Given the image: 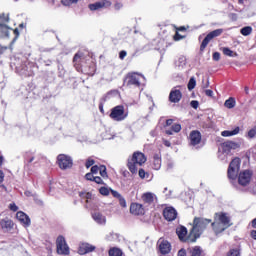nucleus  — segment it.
I'll return each instance as SVG.
<instances>
[{
  "label": "nucleus",
  "instance_id": "55",
  "mask_svg": "<svg viewBox=\"0 0 256 256\" xmlns=\"http://www.w3.org/2000/svg\"><path fill=\"white\" fill-rule=\"evenodd\" d=\"M205 95H207V97H213V92L212 90H205Z\"/></svg>",
  "mask_w": 256,
  "mask_h": 256
},
{
  "label": "nucleus",
  "instance_id": "36",
  "mask_svg": "<svg viewBox=\"0 0 256 256\" xmlns=\"http://www.w3.org/2000/svg\"><path fill=\"white\" fill-rule=\"evenodd\" d=\"M228 256H241V253L238 249H231L228 253Z\"/></svg>",
  "mask_w": 256,
  "mask_h": 256
},
{
  "label": "nucleus",
  "instance_id": "30",
  "mask_svg": "<svg viewBox=\"0 0 256 256\" xmlns=\"http://www.w3.org/2000/svg\"><path fill=\"white\" fill-rule=\"evenodd\" d=\"M185 65H187V58H185L184 56H181L178 59V61H176V66L183 69V67H185Z\"/></svg>",
  "mask_w": 256,
  "mask_h": 256
},
{
  "label": "nucleus",
  "instance_id": "7",
  "mask_svg": "<svg viewBox=\"0 0 256 256\" xmlns=\"http://www.w3.org/2000/svg\"><path fill=\"white\" fill-rule=\"evenodd\" d=\"M239 169H241V159L234 158L228 167V177L234 181L237 179V175H239Z\"/></svg>",
  "mask_w": 256,
  "mask_h": 256
},
{
  "label": "nucleus",
  "instance_id": "46",
  "mask_svg": "<svg viewBox=\"0 0 256 256\" xmlns=\"http://www.w3.org/2000/svg\"><path fill=\"white\" fill-rule=\"evenodd\" d=\"M85 178L87 181H94L95 176H93L92 172H90L85 175Z\"/></svg>",
  "mask_w": 256,
  "mask_h": 256
},
{
  "label": "nucleus",
  "instance_id": "8",
  "mask_svg": "<svg viewBox=\"0 0 256 256\" xmlns=\"http://www.w3.org/2000/svg\"><path fill=\"white\" fill-rule=\"evenodd\" d=\"M58 167L63 171L73 167V158L69 155L60 154L57 156Z\"/></svg>",
  "mask_w": 256,
  "mask_h": 256
},
{
  "label": "nucleus",
  "instance_id": "51",
  "mask_svg": "<svg viewBox=\"0 0 256 256\" xmlns=\"http://www.w3.org/2000/svg\"><path fill=\"white\" fill-rule=\"evenodd\" d=\"M61 3L65 7H70L72 5L70 0H61Z\"/></svg>",
  "mask_w": 256,
  "mask_h": 256
},
{
  "label": "nucleus",
  "instance_id": "31",
  "mask_svg": "<svg viewBox=\"0 0 256 256\" xmlns=\"http://www.w3.org/2000/svg\"><path fill=\"white\" fill-rule=\"evenodd\" d=\"M223 53L224 55H226L227 57H237V53L233 52L231 49L229 48H223Z\"/></svg>",
  "mask_w": 256,
  "mask_h": 256
},
{
  "label": "nucleus",
  "instance_id": "13",
  "mask_svg": "<svg viewBox=\"0 0 256 256\" xmlns=\"http://www.w3.org/2000/svg\"><path fill=\"white\" fill-rule=\"evenodd\" d=\"M158 246H159V251L162 255H167L171 253V243H169V241L163 240L162 238H160L158 240Z\"/></svg>",
  "mask_w": 256,
  "mask_h": 256
},
{
  "label": "nucleus",
  "instance_id": "37",
  "mask_svg": "<svg viewBox=\"0 0 256 256\" xmlns=\"http://www.w3.org/2000/svg\"><path fill=\"white\" fill-rule=\"evenodd\" d=\"M171 129L174 133H179L181 131V124H173Z\"/></svg>",
  "mask_w": 256,
  "mask_h": 256
},
{
  "label": "nucleus",
  "instance_id": "18",
  "mask_svg": "<svg viewBox=\"0 0 256 256\" xmlns=\"http://www.w3.org/2000/svg\"><path fill=\"white\" fill-rule=\"evenodd\" d=\"M176 233L180 239V241L193 243L191 240H189V236H187V228L185 226H180L176 229Z\"/></svg>",
  "mask_w": 256,
  "mask_h": 256
},
{
  "label": "nucleus",
  "instance_id": "24",
  "mask_svg": "<svg viewBox=\"0 0 256 256\" xmlns=\"http://www.w3.org/2000/svg\"><path fill=\"white\" fill-rule=\"evenodd\" d=\"M239 131H241V128H239V126H237L233 130H224V131H222L221 135H222V137H233L235 135H239Z\"/></svg>",
  "mask_w": 256,
  "mask_h": 256
},
{
  "label": "nucleus",
  "instance_id": "33",
  "mask_svg": "<svg viewBox=\"0 0 256 256\" xmlns=\"http://www.w3.org/2000/svg\"><path fill=\"white\" fill-rule=\"evenodd\" d=\"M248 139H255L256 137V126H254L252 129H250L247 133Z\"/></svg>",
  "mask_w": 256,
  "mask_h": 256
},
{
  "label": "nucleus",
  "instance_id": "45",
  "mask_svg": "<svg viewBox=\"0 0 256 256\" xmlns=\"http://www.w3.org/2000/svg\"><path fill=\"white\" fill-rule=\"evenodd\" d=\"M81 57H83V53H81V52L76 53L74 56V62L77 63V61H79V59H81Z\"/></svg>",
  "mask_w": 256,
  "mask_h": 256
},
{
  "label": "nucleus",
  "instance_id": "54",
  "mask_svg": "<svg viewBox=\"0 0 256 256\" xmlns=\"http://www.w3.org/2000/svg\"><path fill=\"white\" fill-rule=\"evenodd\" d=\"M178 256H187V251L185 249H181L178 251Z\"/></svg>",
  "mask_w": 256,
  "mask_h": 256
},
{
  "label": "nucleus",
  "instance_id": "3",
  "mask_svg": "<svg viewBox=\"0 0 256 256\" xmlns=\"http://www.w3.org/2000/svg\"><path fill=\"white\" fill-rule=\"evenodd\" d=\"M147 163V157L142 152H134L132 157L128 159V169L133 174L137 173L139 167H143Z\"/></svg>",
  "mask_w": 256,
  "mask_h": 256
},
{
  "label": "nucleus",
  "instance_id": "19",
  "mask_svg": "<svg viewBox=\"0 0 256 256\" xmlns=\"http://www.w3.org/2000/svg\"><path fill=\"white\" fill-rule=\"evenodd\" d=\"M130 213L132 215H145V208H143L142 204L132 203L130 205Z\"/></svg>",
  "mask_w": 256,
  "mask_h": 256
},
{
  "label": "nucleus",
  "instance_id": "6",
  "mask_svg": "<svg viewBox=\"0 0 256 256\" xmlns=\"http://www.w3.org/2000/svg\"><path fill=\"white\" fill-rule=\"evenodd\" d=\"M129 116V113L125 111V106L118 105L111 109V113L109 115L110 119L113 121H125L126 117Z\"/></svg>",
  "mask_w": 256,
  "mask_h": 256
},
{
  "label": "nucleus",
  "instance_id": "40",
  "mask_svg": "<svg viewBox=\"0 0 256 256\" xmlns=\"http://www.w3.org/2000/svg\"><path fill=\"white\" fill-rule=\"evenodd\" d=\"M118 201L121 207H127V201H125V198H123V196L118 198Z\"/></svg>",
  "mask_w": 256,
  "mask_h": 256
},
{
  "label": "nucleus",
  "instance_id": "50",
  "mask_svg": "<svg viewBox=\"0 0 256 256\" xmlns=\"http://www.w3.org/2000/svg\"><path fill=\"white\" fill-rule=\"evenodd\" d=\"M111 194L113 195V197H115L116 199H119L121 196V194L115 190H111Z\"/></svg>",
  "mask_w": 256,
  "mask_h": 256
},
{
  "label": "nucleus",
  "instance_id": "23",
  "mask_svg": "<svg viewBox=\"0 0 256 256\" xmlns=\"http://www.w3.org/2000/svg\"><path fill=\"white\" fill-rule=\"evenodd\" d=\"M92 219H94V221L96 223H98L99 225H105L106 223V218L105 216H103L101 213L99 212H94L92 213Z\"/></svg>",
  "mask_w": 256,
  "mask_h": 256
},
{
  "label": "nucleus",
  "instance_id": "9",
  "mask_svg": "<svg viewBox=\"0 0 256 256\" xmlns=\"http://www.w3.org/2000/svg\"><path fill=\"white\" fill-rule=\"evenodd\" d=\"M222 33H223V29H216V30L208 33L200 45V51H205V49L209 45V42L212 39H215V37H219L220 35H222Z\"/></svg>",
  "mask_w": 256,
  "mask_h": 256
},
{
  "label": "nucleus",
  "instance_id": "22",
  "mask_svg": "<svg viewBox=\"0 0 256 256\" xmlns=\"http://www.w3.org/2000/svg\"><path fill=\"white\" fill-rule=\"evenodd\" d=\"M13 220L9 218H4L0 221L1 229H3L5 232L11 231L13 229Z\"/></svg>",
  "mask_w": 256,
  "mask_h": 256
},
{
  "label": "nucleus",
  "instance_id": "28",
  "mask_svg": "<svg viewBox=\"0 0 256 256\" xmlns=\"http://www.w3.org/2000/svg\"><path fill=\"white\" fill-rule=\"evenodd\" d=\"M108 253H109V256H123V251L115 247L111 248Z\"/></svg>",
  "mask_w": 256,
  "mask_h": 256
},
{
  "label": "nucleus",
  "instance_id": "60",
  "mask_svg": "<svg viewBox=\"0 0 256 256\" xmlns=\"http://www.w3.org/2000/svg\"><path fill=\"white\" fill-rule=\"evenodd\" d=\"M3 179H5V174H3L2 171H0V183H3Z\"/></svg>",
  "mask_w": 256,
  "mask_h": 256
},
{
  "label": "nucleus",
  "instance_id": "12",
  "mask_svg": "<svg viewBox=\"0 0 256 256\" xmlns=\"http://www.w3.org/2000/svg\"><path fill=\"white\" fill-rule=\"evenodd\" d=\"M111 1L103 0L89 5L90 11H99V9H109Z\"/></svg>",
  "mask_w": 256,
  "mask_h": 256
},
{
  "label": "nucleus",
  "instance_id": "47",
  "mask_svg": "<svg viewBox=\"0 0 256 256\" xmlns=\"http://www.w3.org/2000/svg\"><path fill=\"white\" fill-rule=\"evenodd\" d=\"M3 21H9V17H5V14H0V25H3Z\"/></svg>",
  "mask_w": 256,
  "mask_h": 256
},
{
  "label": "nucleus",
  "instance_id": "35",
  "mask_svg": "<svg viewBox=\"0 0 256 256\" xmlns=\"http://www.w3.org/2000/svg\"><path fill=\"white\" fill-rule=\"evenodd\" d=\"M93 165H95V160H93V158H88L85 164L86 169L93 167Z\"/></svg>",
  "mask_w": 256,
  "mask_h": 256
},
{
  "label": "nucleus",
  "instance_id": "56",
  "mask_svg": "<svg viewBox=\"0 0 256 256\" xmlns=\"http://www.w3.org/2000/svg\"><path fill=\"white\" fill-rule=\"evenodd\" d=\"M121 7H123V4H121V3H116L114 5V9H116V11H119V9H121Z\"/></svg>",
  "mask_w": 256,
  "mask_h": 256
},
{
  "label": "nucleus",
  "instance_id": "34",
  "mask_svg": "<svg viewBox=\"0 0 256 256\" xmlns=\"http://www.w3.org/2000/svg\"><path fill=\"white\" fill-rule=\"evenodd\" d=\"M99 173L101 175V177H103L104 179L107 177V167L105 166H100V170Z\"/></svg>",
  "mask_w": 256,
  "mask_h": 256
},
{
  "label": "nucleus",
  "instance_id": "41",
  "mask_svg": "<svg viewBox=\"0 0 256 256\" xmlns=\"http://www.w3.org/2000/svg\"><path fill=\"white\" fill-rule=\"evenodd\" d=\"M9 209H10V211H14V212L19 211V207L17 206L16 203H11L9 205Z\"/></svg>",
  "mask_w": 256,
  "mask_h": 256
},
{
  "label": "nucleus",
  "instance_id": "2",
  "mask_svg": "<svg viewBox=\"0 0 256 256\" xmlns=\"http://www.w3.org/2000/svg\"><path fill=\"white\" fill-rule=\"evenodd\" d=\"M212 227L216 234L223 233L225 229H229V227H231V218H229L225 213H216Z\"/></svg>",
  "mask_w": 256,
  "mask_h": 256
},
{
  "label": "nucleus",
  "instance_id": "20",
  "mask_svg": "<svg viewBox=\"0 0 256 256\" xmlns=\"http://www.w3.org/2000/svg\"><path fill=\"white\" fill-rule=\"evenodd\" d=\"M183 97V94L178 89L171 90L169 94V101L171 103H179L181 101V98Z\"/></svg>",
  "mask_w": 256,
  "mask_h": 256
},
{
  "label": "nucleus",
  "instance_id": "39",
  "mask_svg": "<svg viewBox=\"0 0 256 256\" xmlns=\"http://www.w3.org/2000/svg\"><path fill=\"white\" fill-rule=\"evenodd\" d=\"M99 193H100L101 195L107 196V195H109V188H107V187H101V188L99 189Z\"/></svg>",
  "mask_w": 256,
  "mask_h": 256
},
{
  "label": "nucleus",
  "instance_id": "43",
  "mask_svg": "<svg viewBox=\"0 0 256 256\" xmlns=\"http://www.w3.org/2000/svg\"><path fill=\"white\" fill-rule=\"evenodd\" d=\"M212 59H213L214 61H219V59H221V53H219V52H214V53H213V56H212Z\"/></svg>",
  "mask_w": 256,
  "mask_h": 256
},
{
  "label": "nucleus",
  "instance_id": "59",
  "mask_svg": "<svg viewBox=\"0 0 256 256\" xmlns=\"http://www.w3.org/2000/svg\"><path fill=\"white\" fill-rule=\"evenodd\" d=\"M163 143L165 147H171V142H169V140H164Z\"/></svg>",
  "mask_w": 256,
  "mask_h": 256
},
{
  "label": "nucleus",
  "instance_id": "5",
  "mask_svg": "<svg viewBox=\"0 0 256 256\" xmlns=\"http://www.w3.org/2000/svg\"><path fill=\"white\" fill-rule=\"evenodd\" d=\"M142 79H145V76L136 72H132L126 75L124 83L127 87H141Z\"/></svg>",
  "mask_w": 256,
  "mask_h": 256
},
{
  "label": "nucleus",
  "instance_id": "52",
  "mask_svg": "<svg viewBox=\"0 0 256 256\" xmlns=\"http://www.w3.org/2000/svg\"><path fill=\"white\" fill-rule=\"evenodd\" d=\"M119 57L120 59H125V57H127V52L125 50L120 51Z\"/></svg>",
  "mask_w": 256,
  "mask_h": 256
},
{
  "label": "nucleus",
  "instance_id": "38",
  "mask_svg": "<svg viewBox=\"0 0 256 256\" xmlns=\"http://www.w3.org/2000/svg\"><path fill=\"white\" fill-rule=\"evenodd\" d=\"M30 153H26V155L24 156L25 161H28V163H33V161H35V156H30Z\"/></svg>",
  "mask_w": 256,
  "mask_h": 256
},
{
  "label": "nucleus",
  "instance_id": "32",
  "mask_svg": "<svg viewBox=\"0 0 256 256\" xmlns=\"http://www.w3.org/2000/svg\"><path fill=\"white\" fill-rule=\"evenodd\" d=\"M197 85V81L195 80V77H191L188 82V90L193 91V88Z\"/></svg>",
  "mask_w": 256,
  "mask_h": 256
},
{
  "label": "nucleus",
  "instance_id": "48",
  "mask_svg": "<svg viewBox=\"0 0 256 256\" xmlns=\"http://www.w3.org/2000/svg\"><path fill=\"white\" fill-rule=\"evenodd\" d=\"M146 175H149V174H146L145 170H143V169L139 170L140 179H145Z\"/></svg>",
  "mask_w": 256,
  "mask_h": 256
},
{
  "label": "nucleus",
  "instance_id": "27",
  "mask_svg": "<svg viewBox=\"0 0 256 256\" xmlns=\"http://www.w3.org/2000/svg\"><path fill=\"white\" fill-rule=\"evenodd\" d=\"M240 33H241V35H244V37H247V36L251 35V33H253V28L251 26L243 27L240 30Z\"/></svg>",
  "mask_w": 256,
  "mask_h": 256
},
{
  "label": "nucleus",
  "instance_id": "57",
  "mask_svg": "<svg viewBox=\"0 0 256 256\" xmlns=\"http://www.w3.org/2000/svg\"><path fill=\"white\" fill-rule=\"evenodd\" d=\"M181 39H183V37H181V35H179V33H176V34L174 35V41H179V40H181Z\"/></svg>",
  "mask_w": 256,
  "mask_h": 256
},
{
  "label": "nucleus",
  "instance_id": "16",
  "mask_svg": "<svg viewBox=\"0 0 256 256\" xmlns=\"http://www.w3.org/2000/svg\"><path fill=\"white\" fill-rule=\"evenodd\" d=\"M16 219L23 225V227H30L31 226V218L23 211H19L16 213Z\"/></svg>",
  "mask_w": 256,
  "mask_h": 256
},
{
  "label": "nucleus",
  "instance_id": "53",
  "mask_svg": "<svg viewBox=\"0 0 256 256\" xmlns=\"http://www.w3.org/2000/svg\"><path fill=\"white\" fill-rule=\"evenodd\" d=\"M3 35H5V27L3 24H0V37H3Z\"/></svg>",
  "mask_w": 256,
  "mask_h": 256
},
{
  "label": "nucleus",
  "instance_id": "10",
  "mask_svg": "<svg viewBox=\"0 0 256 256\" xmlns=\"http://www.w3.org/2000/svg\"><path fill=\"white\" fill-rule=\"evenodd\" d=\"M58 255H69V246L65 241V237L59 236L56 240Z\"/></svg>",
  "mask_w": 256,
  "mask_h": 256
},
{
  "label": "nucleus",
  "instance_id": "1",
  "mask_svg": "<svg viewBox=\"0 0 256 256\" xmlns=\"http://www.w3.org/2000/svg\"><path fill=\"white\" fill-rule=\"evenodd\" d=\"M211 219L195 217L193 221V227L190 231L188 240L196 242L201 234L207 229V226L210 225Z\"/></svg>",
  "mask_w": 256,
  "mask_h": 256
},
{
  "label": "nucleus",
  "instance_id": "15",
  "mask_svg": "<svg viewBox=\"0 0 256 256\" xmlns=\"http://www.w3.org/2000/svg\"><path fill=\"white\" fill-rule=\"evenodd\" d=\"M142 201L145 205H155L157 203V195L153 192H146L142 194Z\"/></svg>",
  "mask_w": 256,
  "mask_h": 256
},
{
  "label": "nucleus",
  "instance_id": "25",
  "mask_svg": "<svg viewBox=\"0 0 256 256\" xmlns=\"http://www.w3.org/2000/svg\"><path fill=\"white\" fill-rule=\"evenodd\" d=\"M152 168L155 169V171H159V169H161V156L159 154L154 155Z\"/></svg>",
  "mask_w": 256,
  "mask_h": 256
},
{
  "label": "nucleus",
  "instance_id": "11",
  "mask_svg": "<svg viewBox=\"0 0 256 256\" xmlns=\"http://www.w3.org/2000/svg\"><path fill=\"white\" fill-rule=\"evenodd\" d=\"M252 175L253 173H251V171L249 170H244L243 172H240L238 176L239 185H242V187L249 185Z\"/></svg>",
  "mask_w": 256,
  "mask_h": 256
},
{
  "label": "nucleus",
  "instance_id": "29",
  "mask_svg": "<svg viewBox=\"0 0 256 256\" xmlns=\"http://www.w3.org/2000/svg\"><path fill=\"white\" fill-rule=\"evenodd\" d=\"M235 99L234 98H229L225 101L224 103V107H226L227 109H233V107H235Z\"/></svg>",
  "mask_w": 256,
  "mask_h": 256
},
{
  "label": "nucleus",
  "instance_id": "26",
  "mask_svg": "<svg viewBox=\"0 0 256 256\" xmlns=\"http://www.w3.org/2000/svg\"><path fill=\"white\" fill-rule=\"evenodd\" d=\"M190 256H201L203 254V249L200 246H195L190 249Z\"/></svg>",
  "mask_w": 256,
  "mask_h": 256
},
{
  "label": "nucleus",
  "instance_id": "64",
  "mask_svg": "<svg viewBox=\"0 0 256 256\" xmlns=\"http://www.w3.org/2000/svg\"><path fill=\"white\" fill-rule=\"evenodd\" d=\"M252 227H253V229H256V218L254 220H252Z\"/></svg>",
  "mask_w": 256,
  "mask_h": 256
},
{
  "label": "nucleus",
  "instance_id": "42",
  "mask_svg": "<svg viewBox=\"0 0 256 256\" xmlns=\"http://www.w3.org/2000/svg\"><path fill=\"white\" fill-rule=\"evenodd\" d=\"M99 170H100V167H99V166H97V165L92 166V168H91V173H92L93 175H97V173H99Z\"/></svg>",
  "mask_w": 256,
  "mask_h": 256
},
{
  "label": "nucleus",
  "instance_id": "62",
  "mask_svg": "<svg viewBox=\"0 0 256 256\" xmlns=\"http://www.w3.org/2000/svg\"><path fill=\"white\" fill-rule=\"evenodd\" d=\"M173 166H174L173 162H169L168 165H167V169L168 170L173 169Z\"/></svg>",
  "mask_w": 256,
  "mask_h": 256
},
{
  "label": "nucleus",
  "instance_id": "61",
  "mask_svg": "<svg viewBox=\"0 0 256 256\" xmlns=\"http://www.w3.org/2000/svg\"><path fill=\"white\" fill-rule=\"evenodd\" d=\"M251 237H252V239H255V241H256V230H253L251 232Z\"/></svg>",
  "mask_w": 256,
  "mask_h": 256
},
{
  "label": "nucleus",
  "instance_id": "17",
  "mask_svg": "<svg viewBox=\"0 0 256 256\" xmlns=\"http://www.w3.org/2000/svg\"><path fill=\"white\" fill-rule=\"evenodd\" d=\"M166 221H175L177 219V210L173 207H166L163 211Z\"/></svg>",
  "mask_w": 256,
  "mask_h": 256
},
{
  "label": "nucleus",
  "instance_id": "63",
  "mask_svg": "<svg viewBox=\"0 0 256 256\" xmlns=\"http://www.w3.org/2000/svg\"><path fill=\"white\" fill-rule=\"evenodd\" d=\"M166 135H173V129L171 128L170 130H166Z\"/></svg>",
  "mask_w": 256,
  "mask_h": 256
},
{
  "label": "nucleus",
  "instance_id": "44",
  "mask_svg": "<svg viewBox=\"0 0 256 256\" xmlns=\"http://www.w3.org/2000/svg\"><path fill=\"white\" fill-rule=\"evenodd\" d=\"M94 183H97L98 185H103V179L99 176H94Z\"/></svg>",
  "mask_w": 256,
  "mask_h": 256
},
{
  "label": "nucleus",
  "instance_id": "21",
  "mask_svg": "<svg viewBox=\"0 0 256 256\" xmlns=\"http://www.w3.org/2000/svg\"><path fill=\"white\" fill-rule=\"evenodd\" d=\"M91 251H95V246L89 243H81L79 245V249H78L79 255H86V253H91Z\"/></svg>",
  "mask_w": 256,
  "mask_h": 256
},
{
  "label": "nucleus",
  "instance_id": "14",
  "mask_svg": "<svg viewBox=\"0 0 256 256\" xmlns=\"http://www.w3.org/2000/svg\"><path fill=\"white\" fill-rule=\"evenodd\" d=\"M199 143H201V132L193 130L189 135V145L196 147Z\"/></svg>",
  "mask_w": 256,
  "mask_h": 256
},
{
  "label": "nucleus",
  "instance_id": "4",
  "mask_svg": "<svg viewBox=\"0 0 256 256\" xmlns=\"http://www.w3.org/2000/svg\"><path fill=\"white\" fill-rule=\"evenodd\" d=\"M239 149V143L233 142V141H226L220 144L219 150H218V157L221 159V161H225L227 159V155L231 153V151Z\"/></svg>",
  "mask_w": 256,
  "mask_h": 256
},
{
  "label": "nucleus",
  "instance_id": "58",
  "mask_svg": "<svg viewBox=\"0 0 256 256\" xmlns=\"http://www.w3.org/2000/svg\"><path fill=\"white\" fill-rule=\"evenodd\" d=\"M166 125H167V127L173 125V119L166 120Z\"/></svg>",
  "mask_w": 256,
  "mask_h": 256
},
{
  "label": "nucleus",
  "instance_id": "49",
  "mask_svg": "<svg viewBox=\"0 0 256 256\" xmlns=\"http://www.w3.org/2000/svg\"><path fill=\"white\" fill-rule=\"evenodd\" d=\"M190 105L193 109H197V107H199V102L197 100H193Z\"/></svg>",
  "mask_w": 256,
  "mask_h": 256
}]
</instances>
